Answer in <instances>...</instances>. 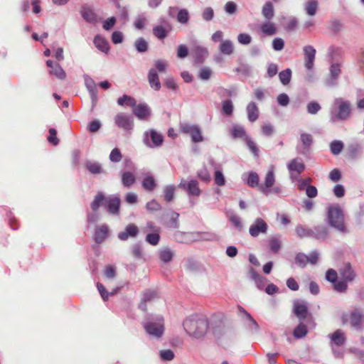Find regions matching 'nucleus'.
<instances>
[{
  "mask_svg": "<svg viewBox=\"0 0 364 364\" xmlns=\"http://www.w3.org/2000/svg\"><path fill=\"white\" fill-rule=\"evenodd\" d=\"M329 230L326 225L320 224L312 228V238L318 241L323 242L329 237Z\"/></svg>",
  "mask_w": 364,
  "mask_h": 364,
  "instance_id": "obj_18",
  "label": "nucleus"
},
{
  "mask_svg": "<svg viewBox=\"0 0 364 364\" xmlns=\"http://www.w3.org/2000/svg\"><path fill=\"white\" fill-rule=\"evenodd\" d=\"M362 314L358 311H353L350 314V322L354 328L358 330L362 326Z\"/></svg>",
  "mask_w": 364,
  "mask_h": 364,
  "instance_id": "obj_37",
  "label": "nucleus"
},
{
  "mask_svg": "<svg viewBox=\"0 0 364 364\" xmlns=\"http://www.w3.org/2000/svg\"><path fill=\"white\" fill-rule=\"evenodd\" d=\"M238 310L240 315L244 319H245V326L252 333H257L259 331V326L257 322L253 318V317L248 313L243 307L239 306Z\"/></svg>",
  "mask_w": 364,
  "mask_h": 364,
  "instance_id": "obj_11",
  "label": "nucleus"
},
{
  "mask_svg": "<svg viewBox=\"0 0 364 364\" xmlns=\"http://www.w3.org/2000/svg\"><path fill=\"white\" fill-rule=\"evenodd\" d=\"M275 182V177L273 170H269L265 176L264 183L259 186V190L266 196L270 194V188Z\"/></svg>",
  "mask_w": 364,
  "mask_h": 364,
  "instance_id": "obj_23",
  "label": "nucleus"
},
{
  "mask_svg": "<svg viewBox=\"0 0 364 364\" xmlns=\"http://www.w3.org/2000/svg\"><path fill=\"white\" fill-rule=\"evenodd\" d=\"M191 55L193 57L194 64L197 65L203 64L208 55V49L200 46L196 39L191 41Z\"/></svg>",
  "mask_w": 364,
  "mask_h": 364,
  "instance_id": "obj_6",
  "label": "nucleus"
},
{
  "mask_svg": "<svg viewBox=\"0 0 364 364\" xmlns=\"http://www.w3.org/2000/svg\"><path fill=\"white\" fill-rule=\"evenodd\" d=\"M159 21L162 25L154 26L153 28V34L157 38L162 40L168 36L171 26L168 21L165 18H161Z\"/></svg>",
  "mask_w": 364,
  "mask_h": 364,
  "instance_id": "obj_14",
  "label": "nucleus"
},
{
  "mask_svg": "<svg viewBox=\"0 0 364 364\" xmlns=\"http://www.w3.org/2000/svg\"><path fill=\"white\" fill-rule=\"evenodd\" d=\"M106 200L107 199L105 194L101 191L97 192L94 198V200L90 203V208L92 211L97 212L101 205H104V203H106Z\"/></svg>",
  "mask_w": 364,
  "mask_h": 364,
  "instance_id": "obj_33",
  "label": "nucleus"
},
{
  "mask_svg": "<svg viewBox=\"0 0 364 364\" xmlns=\"http://www.w3.org/2000/svg\"><path fill=\"white\" fill-rule=\"evenodd\" d=\"M245 182L251 188L259 187L258 174L253 171L250 172Z\"/></svg>",
  "mask_w": 364,
  "mask_h": 364,
  "instance_id": "obj_49",
  "label": "nucleus"
},
{
  "mask_svg": "<svg viewBox=\"0 0 364 364\" xmlns=\"http://www.w3.org/2000/svg\"><path fill=\"white\" fill-rule=\"evenodd\" d=\"M177 21L183 24H186L188 23L189 20V13L188 10L183 9L179 10L177 14Z\"/></svg>",
  "mask_w": 364,
  "mask_h": 364,
  "instance_id": "obj_60",
  "label": "nucleus"
},
{
  "mask_svg": "<svg viewBox=\"0 0 364 364\" xmlns=\"http://www.w3.org/2000/svg\"><path fill=\"white\" fill-rule=\"evenodd\" d=\"M134 45L136 51L140 53L146 52L149 48L148 42L142 37L138 38Z\"/></svg>",
  "mask_w": 364,
  "mask_h": 364,
  "instance_id": "obj_45",
  "label": "nucleus"
},
{
  "mask_svg": "<svg viewBox=\"0 0 364 364\" xmlns=\"http://www.w3.org/2000/svg\"><path fill=\"white\" fill-rule=\"evenodd\" d=\"M133 108L134 114L139 119L148 121L150 118L151 110L146 103L136 104Z\"/></svg>",
  "mask_w": 364,
  "mask_h": 364,
  "instance_id": "obj_15",
  "label": "nucleus"
},
{
  "mask_svg": "<svg viewBox=\"0 0 364 364\" xmlns=\"http://www.w3.org/2000/svg\"><path fill=\"white\" fill-rule=\"evenodd\" d=\"M93 43L95 46L97 48V49H99L100 51L103 53H107L109 50V43L105 38H103L100 35H97L94 38Z\"/></svg>",
  "mask_w": 364,
  "mask_h": 364,
  "instance_id": "obj_32",
  "label": "nucleus"
},
{
  "mask_svg": "<svg viewBox=\"0 0 364 364\" xmlns=\"http://www.w3.org/2000/svg\"><path fill=\"white\" fill-rule=\"evenodd\" d=\"M295 263L301 268H304L308 263V256L299 252L295 257Z\"/></svg>",
  "mask_w": 364,
  "mask_h": 364,
  "instance_id": "obj_56",
  "label": "nucleus"
},
{
  "mask_svg": "<svg viewBox=\"0 0 364 364\" xmlns=\"http://www.w3.org/2000/svg\"><path fill=\"white\" fill-rule=\"evenodd\" d=\"M235 72L245 77H248L252 73V67L247 63H242L238 67L235 68Z\"/></svg>",
  "mask_w": 364,
  "mask_h": 364,
  "instance_id": "obj_43",
  "label": "nucleus"
},
{
  "mask_svg": "<svg viewBox=\"0 0 364 364\" xmlns=\"http://www.w3.org/2000/svg\"><path fill=\"white\" fill-rule=\"evenodd\" d=\"M247 119L250 122H255L259 117V108L255 102H250L246 107Z\"/></svg>",
  "mask_w": 364,
  "mask_h": 364,
  "instance_id": "obj_30",
  "label": "nucleus"
},
{
  "mask_svg": "<svg viewBox=\"0 0 364 364\" xmlns=\"http://www.w3.org/2000/svg\"><path fill=\"white\" fill-rule=\"evenodd\" d=\"M141 186L145 191L152 192L156 187L157 184L154 177L149 173H147L144 174Z\"/></svg>",
  "mask_w": 364,
  "mask_h": 364,
  "instance_id": "obj_28",
  "label": "nucleus"
},
{
  "mask_svg": "<svg viewBox=\"0 0 364 364\" xmlns=\"http://www.w3.org/2000/svg\"><path fill=\"white\" fill-rule=\"evenodd\" d=\"M115 6L117 9V14L119 20L122 24L127 23L129 20L128 7L122 6L118 1L115 2Z\"/></svg>",
  "mask_w": 364,
  "mask_h": 364,
  "instance_id": "obj_29",
  "label": "nucleus"
},
{
  "mask_svg": "<svg viewBox=\"0 0 364 364\" xmlns=\"http://www.w3.org/2000/svg\"><path fill=\"white\" fill-rule=\"evenodd\" d=\"M304 54V65L308 70L313 69L316 55V49L312 46H306L303 48Z\"/></svg>",
  "mask_w": 364,
  "mask_h": 364,
  "instance_id": "obj_19",
  "label": "nucleus"
},
{
  "mask_svg": "<svg viewBox=\"0 0 364 364\" xmlns=\"http://www.w3.org/2000/svg\"><path fill=\"white\" fill-rule=\"evenodd\" d=\"M294 313L296 316L301 321L305 320L309 314L308 304L306 301H295L294 302Z\"/></svg>",
  "mask_w": 364,
  "mask_h": 364,
  "instance_id": "obj_17",
  "label": "nucleus"
},
{
  "mask_svg": "<svg viewBox=\"0 0 364 364\" xmlns=\"http://www.w3.org/2000/svg\"><path fill=\"white\" fill-rule=\"evenodd\" d=\"M180 129L183 134L191 136L193 142L198 143L203 141L202 132L198 125L184 122L180 124Z\"/></svg>",
  "mask_w": 364,
  "mask_h": 364,
  "instance_id": "obj_7",
  "label": "nucleus"
},
{
  "mask_svg": "<svg viewBox=\"0 0 364 364\" xmlns=\"http://www.w3.org/2000/svg\"><path fill=\"white\" fill-rule=\"evenodd\" d=\"M214 182L219 186L225 185V178L220 170H216L214 173Z\"/></svg>",
  "mask_w": 364,
  "mask_h": 364,
  "instance_id": "obj_61",
  "label": "nucleus"
},
{
  "mask_svg": "<svg viewBox=\"0 0 364 364\" xmlns=\"http://www.w3.org/2000/svg\"><path fill=\"white\" fill-rule=\"evenodd\" d=\"M268 225L267 223L262 218H257L250 225L249 232L250 235L253 237H257L260 234L267 233Z\"/></svg>",
  "mask_w": 364,
  "mask_h": 364,
  "instance_id": "obj_12",
  "label": "nucleus"
},
{
  "mask_svg": "<svg viewBox=\"0 0 364 364\" xmlns=\"http://www.w3.org/2000/svg\"><path fill=\"white\" fill-rule=\"evenodd\" d=\"M115 124L126 131H132L134 128V118L124 112H119L114 117Z\"/></svg>",
  "mask_w": 364,
  "mask_h": 364,
  "instance_id": "obj_8",
  "label": "nucleus"
},
{
  "mask_svg": "<svg viewBox=\"0 0 364 364\" xmlns=\"http://www.w3.org/2000/svg\"><path fill=\"white\" fill-rule=\"evenodd\" d=\"M339 272L342 279L347 282L353 281L355 277V273L350 263L345 264Z\"/></svg>",
  "mask_w": 364,
  "mask_h": 364,
  "instance_id": "obj_26",
  "label": "nucleus"
},
{
  "mask_svg": "<svg viewBox=\"0 0 364 364\" xmlns=\"http://www.w3.org/2000/svg\"><path fill=\"white\" fill-rule=\"evenodd\" d=\"M146 208L149 212L158 211L162 209L161 205L155 199H152L146 204Z\"/></svg>",
  "mask_w": 364,
  "mask_h": 364,
  "instance_id": "obj_58",
  "label": "nucleus"
},
{
  "mask_svg": "<svg viewBox=\"0 0 364 364\" xmlns=\"http://www.w3.org/2000/svg\"><path fill=\"white\" fill-rule=\"evenodd\" d=\"M85 84L90 93L92 106L94 107L97 101V89L96 84L92 78L88 75H85Z\"/></svg>",
  "mask_w": 364,
  "mask_h": 364,
  "instance_id": "obj_22",
  "label": "nucleus"
},
{
  "mask_svg": "<svg viewBox=\"0 0 364 364\" xmlns=\"http://www.w3.org/2000/svg\"><path fill=\"white\" fill-rule=\"evenodd\" d=\"M222 112L226 116L232 115L233 112V104L230 100H225L223 102Z\"/></svg>",
  "mask_w": 364,
  "mask_h": 364,
  "instance_id": "obj_55",
  "label": "nucleus"
},
{
  "mask_svg": "<svg viewBox=\"0 0 364 364\" xmlns=\"http://www.w3.org/2000/svg\"><path fill=\"white\" fill-rule=\"evenodd\" d=\"M50 74L55 75L57 78L63 80L66 73L58 63H55L54 67L50 70Z\"/></svg>",
  "mask_w": 364,
  "mask_h": 364,
  "instance_id": "obj_50",
  "label": "nucleus"
},
{
  "mask_svg": "<svg viewBox=\"0 0 364 364\" xmlns=\"http://www.w3.org/2000/svg\"><path fill=\"white\" fill-rule=\"evenodd\" d=\"M230 134L233 139L243 138L245 141V136H250L246 134V131L243 126L238 124H233L230 129Z\"/></svg>",
  "mask_w": 364,
  "mask_h": 364,
  "instance_id": "obj_36",
  "label": "nucleus"
},
{
  "mask_svg": "<svg viewBox=\"0 0 364 364\" xmlns=\"http://www.w3.org/2000/svg\"><path fill=\"white\" fill-rule=\"evenodd\" d=\"M164 137L162 134L154 129H150L144 132L143 134V143L149 148H159L162 146Z\"/></svg>",
  "mask_w": 364,
  "mask_h": 364,
  "instance_id": "obj_5",
  "label": "nucleus"
},
{
  "mask_svg": "<svg viewBox=\"0 0 364 364\" xmlns=\"http://www.w3.org/2000/svg\"><path fill=\"white\" fill-rule=\"evenodd\" d=\"M269 248L274 253L278 252L281 249V241L277 237H272L269 240Z\"/></svg>",
  "mask_w": 364,
  "mask_h": 364,
  "instance_id": "obj_57",
  "label": "nucleus"
},
{
  "mask_svg": "<svg viewBox=\"0 0 364 364\" xmlns=\"http://www.w3.org/2000/svg\"><path fill=\"white\" fill-rule=\"evenodd\" d=\"M307 333V326L301 321L294 329L293 335L296 338L300 339L305 337Z\"/></svg>",
  "mask_w": 364,
  "mask_h": 364,
  "instance_id": "obj_42",
  "label": "nucleus"
},
{
  "mask_svg": "<svg viewBox=\"0 0 364 364\" xmlns=\"http://www.w3.org/2000/svg\"><path fill=\"white\" fill-rule=\"evenodd\" d=\"M143 326L146 333L154 338H161L164 335V320L160 315H147L143 322Z\"/></svg>",
  "mask_w": 364,
  "mask_h": 364,
  "instance_id": "obj_4",
  "label": "nucleus"
},
{
  "mask_svg": "<svg viewBox=\"0 0 364 364\" xmlns=\"http://www.w3.org/2000/svg\"><path fill=\"white\" fill-rule=\"evenodd\" d=\"M85 167L92 174L96 175L106 173L99 162L87 161L85 163Z\"/></svg>",
  "mask_w": 364,
  "mask_h": 364,
  "instance_id": "obj_35",
  "label": "nucleus"
},
{
  "mask_svg": "<svg viewBox=\"0 0 364 364\" xmlns=\"http://www.w3.org/2000/svg\"><path fill=\"white\" fill-rule=\"evenodd\" d=\"M120 198L117 196L109 197L106 200L107 212L112 215H117L119 213Z\"/></svg>",
  "mask_w": 364,
  "mask_h": 364,
  "instance_id": "obj_21",
  "label": "nucleus"
},
{
  "mask_svg": "<svg viewBox=\"0 0 364 364\" xmlns=\"http://www.w3.org/2000/svg\"><path fill=\"white\" fill-rule=\"evenodd\" d=\"M352 112L350 102L343 97H336L329 109V122L332 124L348 120Z\"/></svg>",
  "mask_w": 364,
  "mask_h": 364,
  "instance_id": "obj_2",
  "label": "nucleus"
},
{
  "mask_svg": "<svg viewBox=\"0 0 364 364\" xmlns=\"http://www.w3.org/2000/svg\"><path fill=\"white\" fill-rule=\"evenodd\" d=\"M82 17L88 23H95L97 22V15L94 11L87 6H83L81 10Z\"/></svg>",
  "mask_w": 364,
  "mask_h": 364,
  "instance_id": "obj_34",
  "label": "nucleus"
},
{
  "mask_svg": "<svg viewBox=\"0 0 364 364\" xmlns=\"http://www.w3.org/2000/svg\"><path fill=\"white\" fill-rule=\"evenodd\" d=\"M219 50L224 55H231L234 50V46L230 40H225L219 46Z\"/></svg>",
  "mask_w": 364,
  "mask_h": 364,
  "instance_id": "obj_41",
  "label": "nucleus"
},
{
  "mask_svg": "<svg viewBox=\"0 0 364 364\" xmlns=\"http://www.w3.org/2000/svg\"><path fill=\"white\" fill-rule=\"evenodd\" d=\"M327 223L341 233L347 234L343 211L338 204L330 205L327 211Z\"/></svg>",
  "mask_w": 364,
  "mask_h": 364,
  "instance_id": "obj_3",
  "label": "nucleus"
},
{
  "mask_svg": "<svg viewBox=\"0 0 364 364\" xmlns=\"http://www.w3.org/2000/svg\"><path fill=\"white\" fill-rule=\"evenodd\" d=\"M245 143L249 150L253 154L255 157L259 156V150L257 144L250 136H245Z\"/></svg>",
  "mask_w": 364,
  "mask_h": 364,
  "instance_id": "obj_54",
  "label": "nucleus"
},
{
  "mask_svg": "<svg viewBox=\"0 0 364 364\" xmlns=\"http://www.w3.org/2000/svg\"><path fill=\"white\" fill-rule=\"evenodd\" d=\"M109 159L113 163L119 162L122 159L120 150L118 148L113 149L109 154Z\"/></svg>",
  "mask_w": 364,
  "mask_h": 364,
  "instance_id": "obj_62",
  "label": "nucleus"
},
{
  "mask_svg": "<svg viewBox=\"0 0 364 364\" xmlns=\"http://www.w3.org/2000/svg\"><path fill=\"white\" fill-rule=\"evenodd\" d=\"M117 104L120 106L127 105L130 107H136V100L127 95H123L121 97L118 98Z\"/></svg>",
  "mask_w": 364,
  "mask_h": 364,
  "instance_id": "obj_46",
  "label": "nucleus"
},
{
  "mask_svg": "<svg viewBox=\"0 0 364 364\" xmlns=\"http://www.w3.org/2000/svg\"><path fill=\"white\" fill-rule=\"evenodd\" d=\"M145 240L151 245H157L160 240V235L157 232L149 233L146 235Z\"/></svg>",
  "mask_w": 364,
  "mask_h": 364,
  "instance_id": "obj_59",
  "label": "nucleus"
},
{
  "mask_svg": "<svg viewBox=\"0 0 364 364\" xmlns=\"http://www.w3.org/2000/svg\"><path fill=\"white\" fill-rule=\"evenodd\" d=\"M139 233V228L134 223H129L123 231L118 233L117 237L121 241H127L129 238H136Z\"/></svg>",
  "mask_w": 364,
  "mask_h": 364,
  "instance_id": "obj_13",
  "label": "nucleus"
},
{
  "mask_svg": "<svg viewBox=\"0 0 364 364\" xmlns=\"http://www.w3.org/2000/svg\"><path fill=\"white\" fill-rule=\"evenodd\" d=\"M183 327L189 336L200 339L205 336L209 328V322L205 316L193 314L183 321Z\"/></svg>",
  "mask_w": 364,
  "mask_h": 364,
  "instance_id": "obj_1",
  "label": "nucleus"
},
{
  "mask_svg": "<svg viewBox=\"0 0 364 364\" xmlns=\"http://www.w3.org/2000/svg\"><path fill=\"white\" fill-rule=\"evenodd\" d=\"M212 74V70L210 68L203 66L198 73V77L202 80H208L210 79Z\"/></svg>",
  "mask_w": 364,
  "mask_h": 364,
  "instance_id": "obj_63",
  "label": "nucleus"
},
{
  "mask_svg": "<svg viewBox=\"0 0 364 364\" xmlns=\"http://www.w3.org/2000/svg\"><path fill=\"white\" fill-rule=\"evenodd\" d=\"M147 18L144 13L139 14L134 21V26L137 30H141L144 28Z\"/></svg>",
  "mask_w": 364,
  "mask_h": 364,
  "instance_id": "obj_52",
  "label": "nucleus"
},
{
  "mask_svg": "<svg viewBox=\"0 0 364 364\" xmlns=\"http://www.w3.org/2000/svg\"><path fill=\"white\" fill-rule=\"evenodd\" d=\"M159 255L161 262L168 263L172 260L173 252L170 248L165 247L159 250Z\"/></svg>",
  "mask_w": 364,
  "mask_h": 364,
  "instance_id": "obj_44",
  "label": "nucleus"
},
{
  "mask_svg": "<svg viewBox=\"0 0 364 364\" xmlns=\"http://www.w3.org/2000/svg\"><path fill=\"white\" fill-rule=\"evenodd\" d=\"M318 9L317 0H309L305 6L306 12L309 16H314L316 14Z\"/></svg>",
  "mask_w": 364,
  "mask_h": 364,
  "instance_id": "obj_53",
  "label": "nucleus"
},
{
  "mask_svg": "<svg viewBox=\"0 0 364 364\" xmlns=\"http://www.w3.org/2000/svg\"><path fill=\"white\" fill-rule=\"evenodd\" d=\"M109 227L107 224L97 225L94 232V240L96 243H102L108 235Z\"/></svg>",
  "mask_w": 364,
  "mask_h": 364,
  "instance_id": "obj_24",
  "label": "nucleus"
},
{
  "mask_svg": "<svg viewBox=\"0 0 364 364\" xmlns=\"http://www.w3.org/2000/svg\"><path fill=\"white\" fill-rule=\"evenodd\" d=\"M178 186L179 188L186 191L190 196H199L201 193L198 182L195 179L187 181L182 178Z\"/></svg>",
  "mask_w": 364,
  "mask_h": 364,
  "instance_id": "obj_10",
  "label": "nucleus"
},
{
  "mask_svg": "<svg viewBox=\"0 0 364 364\" xmlns=\"http://www.w3.org/2000/svg\"><path fill=\"white\" fill-rule=\"evenodd\" d=\"M176 186L173 184L167 185L164 188V197L166 202H171L174 198Z\"/></svg>",
  "mask_w": 364,
  "mask_h": 364,
  "instance_id": "obj_47",
  "label": "nucleus"
},
{
  "mask_svg": "<svg viewBox=\"0 0 364 364\" xmlns=\"http://www.w3.org/2000/svg\"><path fill=\"white\" fill-rule=\"evenodd\" d=\"M305 164L301 159L296 158L292 159L288 164L287 168L291 173H296L300 175L305 170Z\"/></svg>",
  "mask_w": 364,
  "mask_h": 364,
  "instance_id": "obj_25",
  "label": "nucleus"
},
{
  "mask_svg": "<svg viewBox=\"0 0 364 364\" xmlns=\"http://www.w3.org/2000/svg\"><path fill=\"white\" fill-rule=\"evenodd\" d=\"M295 232L299 238H312V228L299 224L295 228Z\"/></svg>",
  "mask_w": 364,
  "mask_h": 364,
  "instance_id": "obj_38",
  "label": "nucleus"
},
{
  "mask_svg": "<svg viewBox=\"0 0 364 364\" xmlns=\"http://www.w3.org/2000/svg\"><path fill=\"white\" fill-rule=\"evenodd\" d=\"M330 151L334 155L337 156L341 153L344 149V144L341 140H333L329 144Z\"/></svg>",
  "mask_w": 364,
  "mask_h": 364,
  "instance_id": "obj_40",
  "label": "nucleus"
},
{
  "mask_svg": "<svg viewBox=\"0 0 364 364\" xmlns=\"http://www.w3.org/2000/svg\"><path fill=\"white\" fill-rule=\"evenodd\" d=\"M291 73L290 68H287L279 73V78L282 85H287L290 82Z\"/></svg>",
  "mask_w": 364,
  "mask_h": 364,
  "instance_id": "obj_48",
  "label": "nucleus"
},
{
  "mask_svg": "<svg viewBox=\"0 0 364 364\" xmlns=\"http://www.w3.org/2000/svg\"><path fill=\"white\" fill-rule=\"evenodd\" d=\"M347 282L343 279L340 281H336L333 283V289L335 291L339 293H344L348 289Z\"/></svg>",
  "mask_w": 364,
  "mask_h": 364,
  "instance_id": "obj_64",
  "label": "nucleus"
},
{
  "mask_svg": "<svg viewBox=\"0 0 364 364\" xmlns=\"http://www.w3.org/2000/svg\"><path fill=\"white\" fill-rule=\"evenodd\" d=\"M262 32L267 36H273L276 33L277 29L274 25L268 21L261 26Z\"/></svg>",
  "mask_w": 364,
  "mask_h": 364,
  "instance_id": "obj_51",
  "label": "nucleus"
},
{
  "mask_svg": "<svg viewBox=\"0 0 364 364\" xmlns=\"http://www.w3.org/2000/svg\"><path fill=\"white\" fill-rule=\"evenodd\" d=\"M262 15L267 21H270L274 16V8L272 1H266L262 8Z\"/></svg>",
  "mask_w": 364,
  "mask_h": 364,
  "instance_id": "obj_31",
  "label": "nucleus"
},
{
  "mask_svg": "<svg viewBox=\"0 0 364 364\" xmlns=\"http://www.w3.org/2000/svg\"><path fill=\"white\" fill-rule=\"evenodd\" d=\"M328 337L331 340V346L341 347L346 341L345 333L341 329H337L334 333L328 334Z\"/></svg>",
  "mask_w": 364,
  "mask_h": 364,
  "instance_id": "obj_20",
  "label": "nucleus"
},
{
  "mask_svg": "<svg viewBox=\"0 0 364 364\" xmlns=\"http://www.w3.org/2000/svg\"><path fill=\"white\" fill-rule=\"evenodd\" d=\"M136 181L134 175L130 171L122 173V183L126 188H130Z\"/></svg>",
  "mask_w": 364,
  "mask_h": 364,
  "instance_id": "obj_39",
  "label": "nucleus"
},
{
  "mask_svg": "<svg viewBox=\"0 0 364 364\" xmlns=\"http://www.w3.org/2000/svg\"><path fill=\"white\" fill-rule=\"evenodd\" d=\"M148 81L150 87L156 91L161 89V82L159 75L155 68H151L148 73Z\"/></svg>",
  "mask_w": 364,
  "mask_h": 364,
  "instance_id": "obj_27",
  "label": "nucleus"
},
{
  "mask_svg": "<svg viewBox=\"0 0 364 364\" xmlns=\"http://www.w3.org/2000/svg\"><path fill=\"white\" fill-rule=\"evenodd\" d=\"M341 73V64L332 63L329 68V76L325 80V85L328 87H334L338 85V78Z\"/></svg>",
  "mask_w": 364,
  "mask_h": 364,
  "instance_id": "obj_9",
  "label": "nucleus"
},
{
  "mask_svg": "<svg viewBox=\"0 0 364 364\" xmlns=\"http://www.w3.org/2000/svg\"><path fill=\"white\" fill-rule=\"evenodd\" d=\"M159 297V296L157 291L151 289H146L142 293V298L140 303L139 304L138 308L140 310L146 312L147 311L146 303L152 301Z\"/></svg>",
  "mask_w": 364,
  "mask_h": 364,
  "instance_id": "obj_16",
  "label": "nucleus"
}]
</instances>
